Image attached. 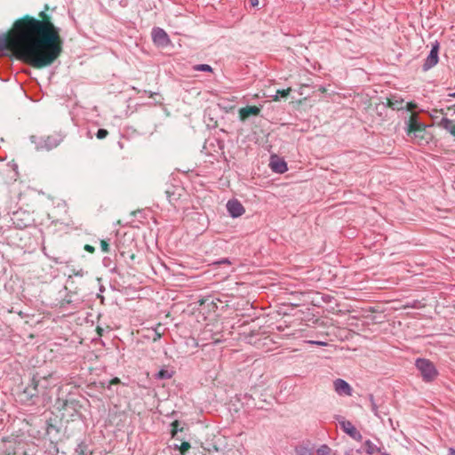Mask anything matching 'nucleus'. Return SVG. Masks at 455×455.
Wrapping results in <instances>:
<instances>
[{"label":"nucleus","instance_id":"f257e3e1","mask_svg":"<svg viewBox=\"0 0 455 455\" xmlns=\"http://www.w3.org/2000/svg\"><path fill=\"white\" fill-rule=\"evenodd\" d=\"M40 17L42 20L28 15L17 20L8 34L0 35V52L9 50L35 68L51 66L61 54L63 41L60 29L45 20L44 12Z\"/></svg>","mask_w":455,"mask_h":455},{"label":"nucleus","instance_id":"f03ea898","mask_svg":"<svg viewBox=\"0 0 455 455\" xmlns=\"http://www.w3.org/2000/svg\"><path fill=\"white\" fill-rule=\"evenodd\" d=\"M44 254L56 264L68 265L73 261L66 250V245L60 238L44 240L42 244Z\"/></svg>","mask_w":455,"mask_h":455},{"label":"nucleus","instance_id":"7ed1b4c3","mask_svg":"<svg viewBox=\"0 0 455 455\" xmlns=\"http://www.w3.org/2000/svg\"><path fill=\"white\" fill-rule=\"evenodd\" d=\"M46 381V378L35 375L31 379V383L22 392L18 394L20 402L26 405L36 404L40 395H44L45 394L46 386L44 385V382Z\"/></svg>","mask_w":455,"mask_h":455},{"label":"nucleus","instance_id":"20e7f679","mask_svg":"<svg viewBox=\"0 0 455 455\" xmlns=\"http://www.w3.org/2000/svg\"><path fill=\"white\" fill-rule=\"evenodd\" d=\"M418 116H410L407 123V134L418 144L428 143L431 134L427 131V125L417 120Z\"/></svg>","mask_w":455,"mask_h":455},{"label":"nucleus","instance_id":"39448f33","mask_svg":"<svg viewBox=\"0 0 455 455\" xmlns=\"http://www.w3.org/2000/svg\"><path fill=\"white\" fill-rule=\"evenodd\" d=\"M64 135L60 132H54L46 137L30 136V141L35 144L36 150H51L58 147L64 140Z\"/></svg>","mask_w":455,"mask_h":455},{"label":"nucleus","instance_id":"423d86ee","mask_svg":"<svg viewBox=\"0 0 455 455\" xmlns=\"http://www.w3.org/2000/svg\"><path fill=\"white\" fill-rule=\"evenodd\" d=\"M415 365L425 382L433 381L438 374L435 366L428 359L419 358L416 360Z\"/></svg>","mask_w":455,"mask_h":455},{"label":"nucleus","instance_id":"0eeeda50","mask_svg":"<svg viewBox=\"0 0 455 455\" xmlns=\"http://www.w3.org/2000/svg\"><path fill=\"white\" fill-rule=\"evenodd\" d=\"M388 106L391 108L392 111H400V110H406V111H412L416 105L411 102H406L402 98L397 96H392L390 99H388ZM411 114H417L416 112H411Z\"/></svg>","mask_w":455,"mask_h":455},{"label":"nucleus","instance_id":"6e6552de","mask_svg":"<svg viewBox=\"0 0 455 455\" xmlns=\"http://www.w3.org/2000/svg\"><path fill=\"white\" fill-rule=\"evenodd\" d=\"M12 221L17 228L23 229L31 226L33 220H31L29 214L23 211H17L12 213Z\"/></svg>","mask_w":455,"mask_h":455},{"label":"nucleus","instance_id":"1a4fd4ad","mask_svg":"<svg viewBox=\"0 0 455 455\" xmlns=\"http://www.w3.org/2000/svg\"><path fill=\"white\" fill-rule=\"evenodd\" d=\"M438 52H439V44L437 42H435L432 45L429 54L425 59V61L422 66L423 71H427L437 64L438 60H439Z\"/></svg>","mask_w":455,"mask_h":455},{"label":"nucleus","instance_id":"9d476101","mask_svg":"<svg viewBox=\"0 0 455 455\" xmlns=\"http://www.w3.org/2000/svg\"><path fill=\"white\" fill-rule=\"evenodd\" d=\"M151 36L154 44L157 46L165 47L171 42L168 34L161 28H154Z\"/></svg>","mask_w":455,"mask_h":455},{"label":"nucleus","instance_id":"9b49d317","mask_svg":"<svg viewBox=\"0 0 455 455\" xmlns=\"http://www.w3.org/2000/svg\"><path fill=\"white\" fill-rule=\"evenodd\" d=\"M339 423L341 429L353 439L357 441H360L362 439L363 436L361 433L355 428V427L350 421L345 419L344 418H341V419L339 420Z\"/></svg>","mask_w":455,"mask_h":455},{"label":"nucleus","instance_id":"f8f14e48","mask_svg":"<svg viewBox=\"0 0 455 455\" xmlns=\"http://www.w3.org/2000/svg\"><path fill=\"white\" fill-rule=\"evenodd\" d=\"M226 206L232 218H238L245 212L244 207L237 199L228 200Z\"/></svg>","mask_w":455,"mask_h":455},{"label":"nucleus","instance_id":"ddd939ff","mask_svg":"<svg viewBox=\"0 0 455 455\" xmlns=\"http://www.w3.org/2000/svg\"><path fill=\"white\" fill-rule=\"evenodd\" d=\"M270 167L274 172L279 174L284 173L288 170L287 163L277 156H271Z\"/></svg>","mask_w":455,"mask_h":455},{"label":"nucleus","instance_id":"4468645a","mask_svg":"<svg viewBox=\"0 0 455 455\" xmlns=\"http://www.w3.org/2000/svg\"><path fill=\"white\" fill-rule=\"evenodd\" d=\"M335 391L340 395H351L352 387L342 379H337L333 382Z\"/></svg>","mask_w":455,"mask_h":455},{"label":"nucleus","instance_id":"2eb2a0df","mask_svg":"<svg viewBox=\"0 0 455 455\" xmlns=\"http://www.w3.org/2000/svg\"><path fill=\"white\" fill-rule=\"evenodd\" d=\"M180 188L175 186H169L165 190L166 198L171 204H175V203L180 199Z\"/></svg>","mask_w":455,"mask_h":455},{"label":"nucleus","instance_id":"dca6fc26","mask_svg":"<svg viewBox=\"0 0 455 455\" xmlns=\"http://www.w3.org/2000/svg\"><path fill=\"white\" fill-rule=\"evenodd\" d=\"M440 125H442L444 129L449 131L451 134L455 136V123L452 120H450L446 117H443L441 119Z\"/></svg>","mask_w":455,"mask_h":455},{"label":"nucleus","instance_id":"f3484780","mask_svg":"<svg viewBox=\"0 0 455 455\" xmlns=\"http://www.w3.org/2000/svg\"><path fill=\"white\" fill-rule=\"evenodd\" d=\"M46 425V434L48 435L56 436L59 434L60 429L52 423V419L47 420Z\"/></svg>","mask_w":455,"mask_h":455},{"label":"nucleus","instance_id":"a211bd4d","mask_svg":"<svg viewBox=\"0 0 455 455\" xmlns=\"http://www.w3.org/2000/svg\"><path fill=\"white\" fill-rule=\"evenodd\" d=\"M425 307V303L419 299H412L411 301H407L403 307V308H422Z\"/></svg>","mask_w":455,"mask_h":455},{"label":"nucleus","instance_id":"6ab92c4d","mask_svg":"<svg viewBox=\"0 0 455 455\" xmlns=\"http://www.w3.org/2000/svg\"><path fill=\"white\" fill-rule=\"evenodd\" d=\"M173 375V371L166 370V369H161L156 375V379H170Z\"/></svg>","mask_w":455,"mask_h":455},{"label":"nucleus","instance_id":"aec40b11","mask_svg":"<svg viewBox=\"0 0 455 455\" xmlns=\"http://www.w3.org/2000/svg\"><path fill=\"white\" fill-rule=\"evenodd\" d=\"M79 402L76 399H67L63 402L62 409L68 410L73 409L76 410V407L78 406Z\"/></svg>","mask_w":455,"mask_h":455},{"label":"nucleus","instance_id":"412c9836","mask_svg":"<svg viewBox=\"0 0 455 455\" xmlns=\"http://www.w3.org/2000/svg\"><path fill=\"white\" fill-rule=\"evenodd\" d=\"M296 455H314V449L306 446H298L295 448Z\"/></svg>","mask_w":455,"mask_h":455},{"label":"nucleus","instance_id":"4be33fe9","mask_svg":"<svg viewBox=\"0 0 455 455\" xmlns=\"http://www.w3.org/2000/svg\"><path fill=\"white\" fill-rule=\"evenodd\" d=\"M291 92V89L289 87L287 89H278L275 92V94L274 96L275 100H278L283 98H287L289 93Z\"/></svg>","mask_w":455,"mask_h":455},{"label":"nucleus","instance_id":"5701e85b","mask_svg":"<svg viewBox=\"0 0 455 455\" xmlns=\"http://www.w3.org/2000/svg\"><path fill=\"white\" fill-rule=\"evenodd\" d=\"M316 453L317 455H337L336 452H333L327 444H322L316 450Z\"/></svg>","mask_w":455,"mask_h":455},{"label":"nucleus","instance_id":"b1692460","mask_svg":"<svg viewBox=\"0 0 455 455\" xmlns=\"http://www.w3.org/2000/svg\"><path fill=\"white\" fill-rule=\"evenodd\" d=\"M76 455H88V445L85 443L81 442L80 443L77 444V447L76 448ZM90 453L92 452L90 451Z\"/></svg>","mask_w":455,"mask_h":455},{"label":"nucleus","instance_id":"393cba45","mask_svg":"<svg viewBox=\"0 0 455 455\" xmlns=\"http://www.w3.org/2000/svg\"><path fill=\"white\" fill-rule=\"evenodd\" d=\"M259 108L258 107L252 106L240 108L238 114H259Z\"/></svg>","mask_w":455,"mask_h":455},{"label":"nucleus","instance_id":"a878e982","mask_svg":"<svg viewBox=\"0 0 455 455\" xmlns=\"http://www.w3.org/2000/svg\"><path fill=\"white\" fill-rule=\"evenodd\" d=\"M160 328H161V324L159 323L155 329L152 330L153 335L151 338L154 342L159 340L164 334V331H161Z\"/></svg>","mask_w":455,"mask_h":455},{"label":"nucleus","instance_id":"bb28decb","mask_svg":"<svg viewBox=\"0 0 455 455\" xmlns=\"http://www.w3.org/2000/svg\"><path fill=\"white\" fill-rule=\"evenodd\" d=\"M183 430V427H180V423L178 420H175L172 423V437H175L178 434V432H181Z\"/></svg>","mask_w":455,"mask_h":455},{"label":"nucleus","instance_id":"cd10ccee","mask_svg":"<svg viewBox=\"0 0 455 455\" xmlns=\"http://www.w3.org/2000/svg\"><path fill=\"white\" fill-rule=\"evenodd\" d=\"M194 69L196 71H203V72H212V68L208 64H198L194 67Z\"/></svg>","mask_w":455,"mask_h":455},{"label":"nucleus","instance_id":"c85d7f7f","mask_svg":"<svg viewBox=\"0 0 455 455\" xmlns=\"http://www.w3.org/2000/svg\"><path fill=\"white\" fill-rule=\"evenodd\" d=\"M369 400L371 402V411L375 414V416L379 417V411H378V406L375 403L373 395H371V394L369 395Z\"/></svg>","mask_w":455,"mask_h":455},{"label":"nucleus","instance_id":"c756f323","mask_svg":"<svg viewBox=\"0 0 455 455\" xmlns=\"http://www.w3.org/2000/svg\"><path fill=\"white\" fill-rule=\"evenodd\" d=\"M209 129L216 128L218 126V121H214L213 117L208 116L207 120H204Z\"/></svg>","mask_w":455,"mask_h":455},{"label":"nucleus","instance_id":"7c9ffc66","mask_svg":"<svg viewBox=\"0 0 455 455\" xmlns=\"http://www.w3.org/2000/svg\"><path fill=\"white\" fill-rule=\"evenodd\" d=\"M364 446L366 448V452L368 454H373L374 453V451L376 450V446L370 440L365 441Z\"/></svg>","mask_w":455,"mask_h":455},{"label":"nucleus","instance_id":"2f4dec72","mask_svg":"<svg viewBox=\"0 0 455 455\" xmlns=\"http://www.w3.org/2000/svg\"><path fill=\"white\" fill-rule=\"evenodd\" d=\"M108 134V132L106 129H99L96 136L99 140L105 139L107 135Z\"/></svg>","mask_w":455,"mask_h":455},{"label":"nucleus","instance_id":"473e14b6","mask_svg":"<svg viewBox=\"0 0 455 455\" xmlns=\"http://www.w3.org/2000/svg\"><path fill=\"white\" fill-rule=\"evenodd\" d=\"M100 247H101L102 251H104V252H108L110 251L109 244L106 240L100 241Z\"/></svg>","mask_w":455,"mask_h":455},{"label":"nucleus","instance_id":"72a5a7b5","mask_svg":"<svg viewBox=\"0 0 455 455\" xmlns=\"http://www.w3.org/2000/svg\"><path fill=\"white\" fill-rule=\"evenodd\" d=\"M190 448V443L188 442H182L180 450L182 454H184Z\"/></svg>","mask_w":455,"mask_h":455},{"label":"nucleus","instance_id":"f704fd0d","mask_svg":"<svg viewBox=\"0 0 455 455\" xmlns=\"http://www.w3.org/2000/svg\"><path fill=\"white\" fill-rule=\"evenodd\" d=\"M321 299L325 303H331L334 297L329 294H321Z\"/></svg>","mask_w":455,"mask_h":455},{"label":"nucleus","instance_id":"c9c22d12","mask_svg":"<svg viewBox=\"0 0 455 455\" xmlns=\"http://www.w3.org/2000/svg\"><path fill=\"white\" fill-rule=\"evenodd\" d=\"M215 264H218V265H220V264H228V265H230V264H231V262H230V260H229L228 258H224V259H221L220 260H219V261L215 262Z\"/></svg>","mask_w":455,"mask_h":455},{"label":"nucleus","instance_id":"e433bc0d","mask_svg":"<svg viewBox=\"0 0 455 455\" xmlns=\"http://www.w3.org/2000/svg\"><path fill=\"white\" fill-rule=\"evenodd\" d=\"M84 250L90 253H93L95 251V248L90 244H85Z\"/></svg>","mask_w":455,"mask_h":455},{"label":"nucleus","instance_id":"4c0bfd02","mask_svg":"<svg viewBox=\"0 0 455 455\" xmlns=\"http://www.w3.org/2000/svg\"><path fill=\"white\" fill-rule=\"evenodd\" d=\"M250 4L251 6H257L259 4V0H250Z\"/></svg>","mask_w":455,"mask_h":455},{"label":"nucleus","instance_id":"58836bf2","mask_svg":"<svg viewBox=\"0 0 455 455\" xmlns=\"http://www.w3.org/2000/svg\"><path fill=\"white\" fill-rule=\"evenodd\" d=\"M449 455H455V448L454 447H451L449 449Z\"/></svg>","mask_w":455,"mask_h":455},{"label":"nucleus","instance_id":"ea45409f","mask_svg":"<svg viewBox=\"0 0 455 455\" xmlns=\"http://www.w3.org/2000/svg\"><path fill=\"white\" fill-rule=\"evenodd\" d=\"M240 116V121L241 122H245L246 118L249 117L250 116L242 115V116Z\"/></svg>","mask_w":455,"mask_h":455},{"label":"nucleus","instance_id":"a19ab883","mask_svg":"<svg viewBox=\"0 0 455 455\" xmlns=\"http://www.w3.org/2000/svg\"><path fill=\"white\" fill-rule=\"evenodd\" d=\"M309 343L311 344H316V345H324L323 342H321V341H309Z\"/></svg>","mask_w":455,"mask_h":455},{"label":"nucleus","instance_id":"79ce46f5","mask_svg":"<svg viewBox=\"0 0 455 455\" xmlns=\"http://www.w3.org/2000/svg\"><path fill=\"white\" fill-rule=\"evenodd\" d=\"M119 382H120V380H119V379H118V378H115V379H113V383H119Z\"/></svg>","mask_w":455,"mask_h":455},{"label":"nucleus","instance_id":"37998d69","mask_svg":"<svg viewBox=\"0 0 455 455\" xmlns=\"http://www.w3.org/2000/svg\"><path fill=\"white\" fill-rule=\"evenodd\" d=\"M208 299H202V300H200V303H201V304H204V303H205L206 301H208Z\"/></svg>","mask_w":455,"mask_h":455},{"label":"nucleus","instance_id":"c03bdc74","mask_svg":"<svg viewBox=\"0 0 455 455\" xmlns=\"http://www.w3.org/2000/svg\"><path fill=\"white\" fill-rule=\"evenodd\" d=\"M134 258H135V255H134V254H132V255H131V259H134Z\"/></svg>","mask_w":455,"mask_h":455},{"label":"nucleus","instance_id":"a18cd8bd","mask_svg":"<svg viewBox=\"0 0 455 455\" xmlns=\"http://www.w3.org/2000/svg\"><path fill=\"white\" fill-rule=\"evenodd\" d=\"M450 96H451V97H455V92L451 93V94H450Z\"/></svg>","mask_w":455,"mask_h":455},{"label":"nucleus","instance_id":"49530a36","mask_svg":"<svg viewBox=\"0 0 455 455\" xmlns=\"http://www.w3.org/2000/svg\"><path fill=\"white\" fill-rule=\"evenodd\" d=\"M383 455H389V454H387V453H384Z\"/></svg>","mask_w":455,"mask_h":455},{"label":"nucleus","instance_id":"de8ad7c7","mask_svg":"<svg viewBox=\"0 0 455 455\" xmlns=\"http://www.w3.org/2000/svg\"><path fill=\"white\" fill-rule=\"evenodd\" d=\"M346 455H349V453H346Z\"/></svg>","mask_w":455,"mask_h":455}]
</instances>
